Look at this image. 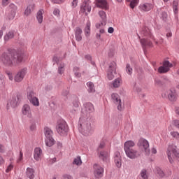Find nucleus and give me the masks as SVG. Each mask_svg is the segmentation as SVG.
<instances>
[{
  "label": "nucleus",
  "instance_id": "obj_1",
  "mask_svg": "<svg viewBox=\"0 0 179 179\" xmlns=\"http://www.w3.org/2000/svg\"><path fill=\"white\" fill-rule=\"evenodd\" d=\"M24 58V53L12 50L0 55V64H3L5 66H13L23 62Z\"/></svg>",
  "mask_w": 179,
  "mask_h": 179
},
{
  "label": "nucleus",
  "instance_id": "obj_2",
  "mask_svg": "<svg viewBox=\"0 0 179 179\" xmlns=\"http://www.w3.org/2000/svg\"><path fill=\"white\" fill-rule=\"evenodd\" d=\"M78 131L82 134V135H84V136H90V135L93 134V127H92L90 120L84 117H80Z\"/></svg>",
  "mask_w": 179,
  "mask_h": 179
},
{
  "label": "nucleus",
  "instance_id": "obj_3",
  "mask_svg": "<svg viewBox=\"0 0 179 179\" xmlns=\"http://www.w3.org/2000/svg\"><path fill=\"white\" fill-rule=\"evenodd\" d=\"M69 128L68 127V124L64 120H59L57 121V124L56 126V131L59 135L61 136H65L68 134Z\"/></svg>",
  "mask_w": 179,
  "mask_h": 179
},
{
  "label": "nucleus",
  "instance_id": "obj_4",
  "mask_svg": "<svg viewBox=\"0 0 179 179\" xmlns=\"http://www.w3.org/2000/svg\"><path fill=\"white\" fill-rule=\"evenodd\" d=\"M43 132L45 136V143L47 146L51 148V146H53V145L55 143V140H54V138H52V135H54L52 130L50 129V127H45Z\"/></svg>",
  "mask_w": 179,
  "mask_h": 179
},
{
  "label": "nucleus",
  "instance_id": "obj_5",
  "mask_svg": "<svg viewBox=\"0 0 179 179\" xmlns=\"http://www.w3.org/2000/svg\"><path fill=\"white\" fill-rule=\"evenodd\" d=\"M166 155L168 156L169 163H171V164H173L174 162V157H179V150H177V146L174 145H169Z\"/></svg>",
  "mask_w": 179,
  "mask_h": 179
},
{
  "label": "nucleus",
  "instance_id": "obj_6",
  "mask_svg": "<svg viewBox=\"0 0 179 179\" xmlns=\"http://www.w3.org/2000/svg\"><path fill=\"white\" fill-rule=\"evenodd\" d=\"M27 97L31 104L34 107H38L40 106V100L36 96V92L34 91L29 90L27 91Z\"/></svg>",
  "mask_w": 179,
  "mask_h": 179
},
{
  "label": "nucleus",
  "instance_id": "obj_7",
  "mask_svg": "<svg viewBox=\"0 0 179 179\" xmlns=\"http://www.w3.org/2000/svg\"><path fill=\"white\" fill-rule=\"evenodd\" d=\"M138 148L143 149L145 156H149L150 155V148H149V141L148 140L141 138L137 143Z\"/></svg>",
  "mask_w": 179,
  "mask_h": 179
},
{
  "label": "nucleus",
  "instance_id": "obj_8",
  "mask_svg": "<svg viewBox=\"0 0 179 179\" xmlns=\"http://www.w3.org/2000/svg\"><path fill=\"white\" fill-rule=\"evenodd\" d=\"M111 99L114 104L117 106V110L119 111H122L124 107L122 106V101L121 100V96L118 94L113 93L111 94Z\"/></svg>",
  "mask_w": 179,
  "mask_h": 179
},
{
  "label": "nucleus",
  "instance_id": "obj_9",
  "mask_svg": "<svg viewBox=\"0 0 179 179\" xmlns=\"http://www.w3.org/2000/svg\"><path fill=\"white\" fill-rule=\"evenodd\" d=\"M81 113L83 115H86V117H87L89 114L94 113V106L90 102L85 103L83 104Z\"/></svg>",
  "mask_w": 179,
  "mask_h": 179
},
{
  "label": "nucleus",
  "instance_id": "obj_10",
  "mask_svg": "<svg viewBox=\"0 0 179 179\" xmlns=\"http://www.w3.org/2000/svg\"><path fill=\"white\" fill-rule=\"evenodd\" d=\"M94 176L95 178H101L104 176V168L99 164H95L93 166Z\"/></svg>",
  "mask_w": 179,
  "mask_h": 179
},
{
  "label": "nucleus",
  "instance_id": "obj_11",
  "mask_svg": "<svg viewBox=\"0 0 179 179\" xmlns=\"http://www.w3.org/2000/svg\"><path fill=\"white\" fill-rule=\"evenodd\" d=\"M115 66V62H112L109 65L108 69L107 71V76L109 80H113V79H114V74L117 73Z\"/></svg>",
  "mask_w": 179,
  "mask_h": 179
},
{
  "label": "nucleus",
  "instance_id": "obj_12",
  "mask_svg": "<svg viewBox=\"0 0 179 179\" xmlns=\"http://www.w3.org/2000/svg\"><path fill=\"white\" fill-rule=\"evenodd\" d=\"M80 12L85 13L86 16L92 12V6H90V1L89 0L85 1L83 3L80 7Z\"/></svg>",
  "mask_w": 179,
  "mask_h": 179
},
{
  "label": "nucleus",
  "instance_id": "obj_13",
  "mask_svg": "<svg viewBox=\"0 0 179 179\" xmlns=\"http://www.w3.org/2000/svg\"><path fill=\"white\" fill-rule=\"evenodd\" d=\"M26 73H27V68H24L20 70L17 73L15 76L14 80L15 82H22L23 79H24V76H26Z\"/></svg>",
  "mask_w": 179,
  "mask_h": 179
},
{
  "label": "nucleus",
  "instance_id": "obj_14",
  "mask_svg": "<svg viewBox=\"0 0 179 179\" xmlns=\"http://www.w3.org/2000/svg\"><path fill=\"white\" fill-rule=\"evenodd\" d=\"M113 160L115 166L120 169L121 166H122V158L121 157V153L120 152L116 151L114 153Z\"/></svg>",
  "mask_w": 179,
  "mask_h": 179
},
{
  "label": "nucleus",
  "instance_id": "obj_15",
  "mask_svg": "<svg viewBox=\"0 0 179 179\" xmlns=\"http://www.w3.org/2000/svg\"><path fill=\"white\" fill-rule=\"evenodd\" d=\"M138 9L141 12H150L153 9V4L151 3H141L138 6Z\"/></svg>",
  "mask_w": 179,
  "mask_h": 179
},
{
  "label": "nucleus",
  "instance_id": "obj_16",
  "mask_svg": "<svg viewBox=\"0 0 179 179\" xmlns=\"http://www.w3.org/2000/svg\"><path fill=\"white\" fill-rule=\"evenodd\" d=\"M124 152L126 153V156H127L129 159H137V157H139L141 156V152H139L136 150H127Z\"/></svg>",
  "mask_w": 179,
  "mask_h": 179
},
{
  "label": "nucleus",
  "instance_id": "obj_17",
  "mask_svg": "<svg viewBox=\"0 0 179 179\" xmlns=\"http://www.w3.org/2000/svg\"><path fill=\"white\" fill-rule=\"evenodd\" d=\"M41 157H43V150L39 147H36L34 151V159L36 162H40Z\"/></svg>",
  "mask_w": 179,
  "mask_h": 179
},
{
  "label": "nucleus",
  "instance_id": "obj_18",
  "mask_svg": "<svg viewBox=\"0 0 179 179\" xmlns=\"http://www.w3.org/2000/svg\"><path fill=\"white\" fill-rule=\"evenodd\" d=\"M17 7L15 4H10L9 6V10L10 12V14H8V17L9 20H12L15 19V16H16V10Z\"/></svg>",
  "mask_w": 179,
  "mask_h": 179
},
{
  "label": "nucleus",
  "instance_id": "obj_19",
  "mask_svg": "<svg viewBox=\"0 0 179 179\" xmlns=\"http://www.w3.org/2000/svg\"><path fill=\"white\" fill-rule=\"evenodd\" d=\"M22 114L23 115H26L27 118H31V108H30V105L24 104L22 107Z\"/></svg>",
  "mask_w": 179,
  "mask_h": 179
},
{
  "label": "nucleus",
  "instance_id": "obj_20",
  "mask_svg": "<svg viewBox=\"0 0 179 179\" xmlns=\"http://www.w3.org/2000/svg\"><path fill=\"white\" fill-rule=\"evenodd\" d=\"M178 95L176 90H170L168 91V99L169 101L174 102L177 100Z\"/></svg>",
  "mask_w": 179,
  "mask_h": 179
},
{
  "label": "nucleus",
  "instance_id": "obj_21",
  "mask_svg": "<svg viewBox=\"0 0 179 179\" xmlns=\"http://www.w3.org/2000/svg\"><path fill=\"white\" fill-rule=\"evenodd\" d=\"M140 34L143 37H150V38L153 39V35H152V32L150 31V29H149L146 27H143L140 30Z\"/></svg>",
  "mask_w": 179,
  "mask_h": 179
},
{
  "label": "nucleus",
  "instance_id": "obj_22",
  "mask_svg": "<svg viewBox=\"0 0 179 179\" xmlns=\"http://www.w3.org/2000/svg\"><path fill=\"white\" fill-rule=\"evenodd\" d=\"M96 6L97 8H101V9H105V10H108V3H107V1L106 0H96Z\"/></svg>",
  "mask_w": 179,
  "mask_h": 179
},
{
  "label": "nucleus",
  "instance_id": "obj_23",
  "mask_svg": "<svg viewBox=\"0 0 179 179\" xmlns=\"http://www.w3.org/2000/svg\"><path fill=\"white\" fill-rule=\"evenodd\" d=\"M140 43L143 47V50H146V47H152V43L149 39L148 38H143L140 39Z\"/></svg>",
  "mask_w": 179,
  "mask_h": 179
},
{
  "label": "nucleus",
  "instance_id": "obj_24",
  "mask_svg": "<svg viewBox=\"0 0 179 179\" xmlns=\"http://www.w3.org/2000/svg\"><path fill=\"white\" fill-rule=\"evenodd\" d=\"M134 146H135V142H134L133 141H127L124 143V150H131Z\"/></svg>",
  "mask_w": 179,
  "mask_h": 179
},
{
  "label": "nucleus",
  "instance_id": "obj_25",
  "mask_svg": "<svg viewBox=\"0 0 179 179\" xmlns=\"http://www.w3.org/2000/svg\"><path fill=\"white\" fill-rule=\"evenodd\" d=\"M82 33H83V31L80 29V27L76 28L75 37L76 41H80L82 40Z\"/></svg>",
  "mask_w": 179,
  "mask_h": 179
},
{
  "label": "nucleus",
  "instance_id": "obj_26",
  "mask_svg": "<svg viewBox=\"0 0 179 179\" xmlns=\"http://www.w3.org/2000/svg\"><path fill=\"white\" fill-rule=\"evenodd\" d=\"M91 26H92V24H91L90 21H87L86 23L85 27L84 29V33H85L86 37L90 36Z\"/></svg>",
  "mask_w": 179,
  "mask_h": 179
},
{
  "label": "nucleus",
  "instance_id": "obj_27",
  "mask_svg": "<svg viewBox=\"0 0 179 179\" xmlns=\"http://www.w3.org/2000/svg\"><path fill=\"white\" fill-rule=\"evenodd\" d=\"M109 156L110 155H108V152L106 151H101L99 155V159L103 160V162H107V160H108Z\"/></svg>",
  "mask_w": 179,
  "mask_h": 179
},
{
  "label": "nucleus",
  "instance_id": "obj_28",
  "mask_svg": "<svg viewBox=\"0 0 179 179\" xmlns=\"http://www.w3.org/2000/svg\"><path fill=\"white\" fill-rule=\"evenodd\" d=\"M34 8H36V5L34 4H30L27 6L24 13V15H25V16H29V15H30V13H31V12L34 10Z\"/></svg>",
  "mask_w": 179,
  "mask_h": 179
},
{
  "label": "nucleus",
  "instance_id": "obj_29",
  "mask_svg": "<svg viewBox=\"0 0 179 179\" xmlns=\"http://www.w3.org/2000/svg\"><path fill=\"white\" fill-rule=\"evenodd\" d=\"M26 176L29 179H34V169L32 168H27Z\"/></svg>",
  "mask_w": 179,
  "mask_h": 179
},
{
  "label": "nucleus",
  "instance_id": "obj_30",
  "mask_svg": "<svg viewBox=\"0 0 179 179\" xmlns=\"http://www.w3.org/2000/svg\"><path fill=\"white\" fill-rule=\"evenodd\" d=\"M43 13H44V10L43 9L39 10L36 13V19H37L38 23H39L40 24L43 23Z\"/></svg>",
  "mask_w": 179,
  "mask_h": 179
},
{
  "label": "nucleus",
  "instance_id": "obj_31",
  "mask_svg": "<svg viewBox=\"0 0 179 179\" xmlns=\"http://www.w3.org/2000/svg\"><path fill=\"white\" fill-rule=\"evenodd\" d=\"M87 89L89 93H94V92H96V89L94 88V84H93V83L90 81L87 83Z\"/></svg>",
  "mask_w": 179,
  "mask_h": 179
},
{
  "label": "nucleus",
  "instance_id": "obj_32",
  "mask_svg": "<svg viewBox=\"0 0 179 179\" xmlns=\"http://www.w3.org/2000/svg\"><path fill=\"white\" fill-rule=\"evenodd\" d=\"M140 179H148L149 173H148V171L146 169H142L139 174Z\"/></svg>",
  "mask_w": 179,
  "mask_h": 179
},
{
  "label": "nucleus",
  "instance_id": "obj_33",
  "mask_svg": "<svg viewBox=\"0 0 179 179\" xmlns=\"http://www.w3.org/2000/svg\"><path fill=\"white\" fill-rule=\"evenodd\" d=\"M122 82V80L120 78H117L115 79L113 82V87H115V89L120 87L121 86V83Z\"/></svg>",
  "mask_w": 179,
  "mask_h": 179
},
{
  "label": "nucleus",
  "instance_id": "obj_34",
  "mask_svg": "<svg viewBox=\"0 0 179 179\" xmlns=\"http://www.w3.org/2000/svg\"><path fill=\"white\" fill-rule=\"evenodd\" d=\"M13 37H15V32H13V31H10L4 36V41H8V40L13 38Z\"/></svg>",
  "mask_w": 179,
  "mask_h": 179
},
{
  "label": "nucleus",
  "instance_id": "obj_35",
  "mask_svg": "<svg viewBox=\"0 0 179 179\" xmlns=\"http://www.w3.org/2000/svg\"><path fill=\"white\" fill-rule=\"evenodd\" d=\"M99 15L101 17V20L103 22H107V13L103 10L99 11Z\"/></svg>",
  "mask_w": 179,
  "mask_h": 179
},
{
  "label": "nucleus",
  "instance_id": "obj_36",
  "mask_svg": "<svg viewBox=\"0 0 179 179\" xmlns=\"http://www.w3.org/2000/svg\"><path fill=\"white\" fill-rule=\"evenodd\" d=\"M170 71V69L169 67H165L164 66H161L158 69L159 73H167Z\"/></svg>",
  "mask_w": 179,
  "mask_h": 179
},
{
  "label": "nucleus",
  "instance_id": "obj_37",
  "mask_svg": "<svg viewBox=\"0 0 179 179\" xmlns=\"http://www.w3.org/2000/svg\"><path fill=\"white\" fill-rule=\"evenodd\" d=\"M64 71H65V64L62 63L59 66L58 73H59V75H62Z\"/></svg>",
  "mask_w": 179,
  "mask_h": 179
},
{
  "label": "nucleus",
  "instance_id": "obj_38",
  "mask_svg": "<svg viewBox=\"0 0 179 179\" xmlns=\"http://www.w3.org/2000/svg\"><path fill=\"white\" fill-rule=\"evenodd\" d=\"M73 164H76V166H81L82 165V159L80 157H77L73 159Z\"/></svg>",
  "mask_w": 179,
  "mask_h": 179
},
{
  "label": "nucleus",
  "instance_id": "obj_39",
  "mask_svg": "<svg viewBox=\"0 0 179 179\" xmlns=\"http://www.w3.org/2000/svg\"><path fill=\"white\" fill-rule=\"evenodd\" d=\"M106 24H107V21H103L101 22H98L96 24L95 27L96 29H103V27H104V26H106Z\"/></svg>",
  "mask_w": 179,
  "mask_h": 179
},
{
  "label": "nucleus",
  "instance_id": "obj_40",
  "mask_svg": "<svg viewBox=\"0 0 179 179\" xmlns=\"http://www.w3.org/2000/svg\"><path fill=\"white\" fill-rule=\"evenodd\" d=\"M156 173H157V174H158V176H159L161 177V178H163V177H164V176H166L164 174V172H163L162 169H160L159 167L156 168Z\"/></svg>",
  "mask_w": 179,
  "mask_h": 179
},
{
  "label": "nucleus",
  "instance_id": "obj_41",
  "mask_svg": "<svg viewBox=\"0 0 179 179\" xmlns=\"http://www.w3.org/2000/svg\"><path fill=\"white\" fill-rule=\"evenodd\" d=\"M73 71L76 78H80L81 75H80V73L79 72V67H76V66L73 67Z\"/></svg>",
  "mask_w": 179,
  "mask_h": 179
},
{
  "label": "nucleus",
  "instance_id": "obj_42",
  "mask_svg": "<svg viewBox=\"0 0 179 179\" xmlns=\"http://www.w3.org/2000/svg\"><path fill=\"white\" fill-rule=\"evenodd\" d=\"M163 66H165V68H173V64L170 63L169 60H166L163 62Z\"/></svg>",
  "mask_w": 179,
  "mask_h": 179
},
{
  "label": "nucleus",
  "instance_id": "obj_43",
  "mask_svg": "<svg viewBox=\"0 0 179 179\" xmlns=\"http://www.w3.org/2000/svg\"><path fill=\"white\" fill-rule=\"evenodd\" d=\"M138 3H139V0H131L130 2V7L131 9H134L135 6H137Z\"/></svg>",
  "mask_w": 179,
  "mask_h": 179
},
{
  "label": "nucleus",
  "instance_id": "obj_44",
  "mask_svg": "<svg viewBox=\"0 0 179 179\" xmlns=\"http://www.w3.org/2000/svg\"><path fill=\"white\" fill-rule=\"evenodd\" d=\"M170 135L172 136V138H174V139L179 140L178 131H171Z\"/></svg>",
  "mask_w": 179,
  "mask_h": 179
},
{
  "label": "nucleus",
  "instance_id": "obj_45",
  "mask_svg": "<svg viewBox=\"0 0 179 179\" xmlns=\"http://www.w3.org/2000/svg\"><path fill=\"white\" fill-rule=\"evenodd\" d=\"M126 72L128 73V75H132L133 70L131 68V65L129 64L126 65Z\"/></svg>",
  "mask_w": 179,
  "mask_h": 179
},
{
  "label": "nucleus",
  "instance_id": "obj_46",
  "mask_svg": "<svg viewBox=\"0 0 179 179\" xmlns=\"http://www.w3.org/2000/svg\"><path fill=\"white\" fill-rule=\"evenodd\" d=\"M167 13H166L165 11H163L162 13V16H161V19H162V20H164V22H166L167 20Z\"/></svg>",
  "mask_w": 179,
  "mask_h": 179
},
{
  "label": "nucleus",
  "instance_id": "obj_47",
  "mask_svg": "<svg viewBox=\"0 0 179 179\" xmlns=\"http://www.w3.org/2000/svg\"><path fill=\"white\" fill-rule=\"evenodd\" d=\"M10 104L11 107H16V106H17V101H16V99L13 98V100L10 101Z\"/></svg>",
  "mask_w": 179,
  "mask_h": 179
},
{
  "label": "nucleus",
  "instance_id": "obj_48",
  "mask_svg": "<svg viewBox=\"0 0 179 179\" xmlns=\"http://www.w3.org/2000/svg\"><path fill=\"white\" fill-rule=\"evenodd\" d=\"M105 146H106V141L102 140L99 143V145L98 147V150L99 149H103Z\"/></svg>",
  "mask_w": 179,
  "mask_h": 179
},
{
  "label": "nucleus",
  "instance_id": "obj_49",
  "mask_svg": "<svg viewBox=\"0 0 179 179\" xmlns=\"http://www.w3.org/2000/svg\"><path fill=\"white\" fill-rule=\"evenodd\" d=\"M173 124L175 127L179 129V120H174L173 121Z\"/></svg>",
  "mask_w": 179,
  "mask_h": 179
},
{
  "label": "nucleus",
  "instance_id": "obj_50",
  "mask_svg": "<svg viewBox=\"0 0 179 179\" xmlns=\"http://www.w3.org/2000/svg\"><path fill=\"white\" fill-rule=\"evenodd\" d=\"M0 87H5V79L0 77Z\"/></svg>",
  "mask_w": 179,
  "mask_h": 179
},
{
  "label": "nucleus",
  "instance_id": "obj_51",
  "mask_svg": "<svg viewBox=\"0 0 179 179\" xmlns=\"http://www.w3.org/2000/svg\"><path fill=\"white\" fill-rule=\"evenodd\" d=\"M73 106L74 108H79V101L76 100L73 102Z\"/></svg>",
  "mask_w": 179,
  "mask_h": 179
},
{
  "label": "nucleus",
  "instance_id": "obj_52",
  "mask_svg": "<svg viewBox=\"0 0 179 179\" xmlns=\"http://www.w3.org/2000/svg\"><path fill=\"white\" fill-rule=\"evenodd\" d=\"M12 170H13V165L10 164L9 166H8L6 173H9L10 171H12Z\"/></svg>",
  "mask_w": 179,
  "mask_h": 179
},
{
  "label": "nucleus",
  "instance_id": "obj_53",
  "mask_svg": "<svg viewBox=\"0 0 179 179\" xmlns=\"http://www.w3.org/2000/svg\"><path fill=\"white\" fill-rule=\"evenodd\" d=\"M79 0H73L71 2V6L72 8H76L78 6V2Z\"/></svg>",
  "mask_w": 179,
  "mask_h": 179
},
{
  "label": "nucleus",
  "instance_id": "obj_54",
  "mask_svg": "<svg viewBox=\"0 0 179 179\" xmlns=\"http://www.w3.org/2000/svg\"><path fill=\"white\" fill-rule=\"evenodd\" d=\"M155 84L157 85V86H162V80H160V79L159 78H156L155 80Z\"/></svg>",
  "mask_w": 179,
  "mask_h": 179
},
{
  "label": "nucleus",
  "instance_id": "obj_55",
  "mask_svg": "<svg viewBox=\"0 0 179 179\" xmlns=\"http://www.w3.org/2000/svg\"><path fill=\"white\" fill-rule=\"evenodd\" d=\"M79 112V108H73L72 110H71L70 113H71L72 114H77V113Z\"/></svg>",
  "mask_w": 179,
  "mask_h": 179
},
{
  "label": "nucleus",
  "instance_id": "obj_56",
  "mask_svg": "<svg viewBox=\"0 0 179 179\" xmlns=\"http://www.w3.org/2000/svg\"><path fill=\"white\" fill-rule=\"evenodd\" d=\"M6 74L8 75V79H9L10 80H13V75H12V73H10V71H7V72H6Z\"/></svg>",
  "mask_w": 179,
  "mask_h": 179
},
{
  "label": "nucleus",
  "instance_id": "obj_57",
  "mask_svg": "<svg viewBox=\"0 0 179 179\" xmlns=\"http://www.w3.org/2000/svg\"><path fill=\"white\" fill-rule=\"evenodd\" d=\"M22 160H23V152H20L19 158L17 159V163H20V162H22Z\"/></svg>",
  "mask_w": 179,
  "mask_h": 179
},
{
  "label": "nucleus",
  "instance_id": "obj_58",
  "mask_svg": "<svg viewBox=\"0 0 179 179\" xmlns=\"http://www.w3.org/2000/svg\"><path fill=\"white\" fill-rule=\"evenodd\" d=\"M53 15H55V16H58L59 15V10L58 8H55L53 11Z\"/></svg>",
  "mask_w": 179,
  "mask_h": 179
},
{
  "label": "nucleus",
  "instance_id": "obj_59",
  "mask_svg": "<svg viewBox=\"0 0 179 179\" xmlns=\"http://www.w3.org/2000/svg\"><path fill=\"white\" fill-rule=\"evenodd\" d=\"M0 153H5V146L0 144Z\"/></svg>",
  "mask_w": 179,
  "mask_h": 179
},
{
  "label": "nucleus",
  "instance_id": "obj_60",
  "mask_svg": "<svg viewBox=\"0 0 179 179\" xmlns=\"http://www.w3.org/2000/svg\"><path fill=\"white\" fill-rule=\"evenodd\" d=\"M108 33H109L110 34H113V33H114V28L113 27H110L108 29Z\"/></svg>",
  "mask_w": 179,
  "mask_h": 179
},
{
  "label": "nucleus",
  "instance_id": "obj_61",
  "mask_svg": "<svg viewBox=\"0 0 179 179\" xmlns=\"http://www.w3.org/2000/svg\"><path fill=\"white\" fill-rule=\"evenodd\" d=\"M9 3V0H2V5L3 6H8Z\"/></svg>",
  "mask_w": 179,
  "mask_h": 179
},
{
  "label": "nucleus",
  "instance_id": "obj_62",
  "mask_svg": "<svg viewBox=\"0 0 179 179\" xmlns=\"http://www.w3.org/2000/svg\"><path fill=\"white\" fill-rule=\"evenodd\" d=\"M151 153H152V155H156V153H157V150L156 149V148L153 147L151 149Z\"/></svg>",
  "mask_w": 179,
  "mask_h": 179
},
{
  "label": "nucleus",
  "instance_id": "obj_63",
  "mask_svg": "<svg viewBox=\"0 0 179 179\" xmlns=\"http://www.w3.org/2000/svg\"><path fill=\"white\" fill-rule=\"evenodd\" d=\"M69 94V90H63L62 92V96H68Z\"/></svg>",
  "mask_w": 179,
  "mask_h": 179
},
{
  "label": "nucleus",
  "instance_id": "obj_64",
  "mask_svg": "<svg viewBox=\"0 0 179 179\" xmlns=\"http://www.w3.org/2000/svg\"><path fill=\"white\" fill-rule=\"evenodd\" d=\"M64 178H65V179H72V176L71 175L66 174V175L64 176Z\"/></svg>",
  "mask_w": 179,
  "mask_h": 179
}]
</instances>
